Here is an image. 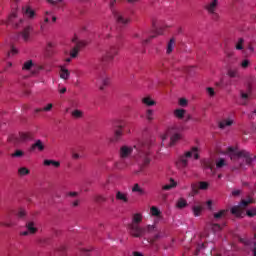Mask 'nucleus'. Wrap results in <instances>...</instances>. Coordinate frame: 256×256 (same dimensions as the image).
Instances as JSON below:
<instances>
[{
    "label": "nucleus",
    "mask_w": 256,
    "mask_h": 256,
    "mask_svg": "<svg viewBox=\"0 0 256 256\" xmlns=\"http://www.w3.org/2000/svg\"><path fill=\"white\" fill-rule=\"evenodd\" d=\"M71 77V72H69V69H66L65 67H61L60 69V78L64 79V81H67Z\"/></svg>",
    "instance_id": "nucleus-20"
},
{
    "label": "nucleus",
    "mask_w": 256,
    "mask_h": 256,
    "mask_svg": "<svg viewBox=\"0 0 256 256\" xmlns=\"http://www.w3.org/2000/svg\"><path fill=\"white\" fill-rule=\"evenodd\" d=\"M26 228L30 235H35V233H37V227H35V222L26 223Z\"/></svg>",
    "instance_id": "nucleus-24"
},
{
    "label": "nucleus",
    "mask_w": 256,
    "mask_h": 256,
    "mask_svg": "<svg viewBox=\"0 0 256 256\" xmlns=\"http://www.w3.org/2000/svg\"><path fill=\"white\" fill-rule=\"evenodd\" d=\"M173 49H175V38H171L167 44V48H166L167 55H171V53H173Z\"/></svg>",
    "instance_id": "nucleus-23"
},
{
    "label": "nucleus",
    "mask_w": 256,
    "mask_h": 256,
    "mask_svg": "<svg viewBox=\"0 0 256 256\" xmlns=\"http://www.w3.org/2000/svg\"><path fill=\"white\" fill-rule=\"evenodd\" d=\"M37 149H38V151H45V145L43 144V141L36 140V142L34 144H32L30 147L31 152H33Z\"/></svg>",
    "instance_id": "nucleus-18"
},
{
    "label": "nucleus",
    "mask_w": 256,
    "mask_h": 256,
    "mask_svg": "<svg viewBox=\"0 0 256 256\" xmlns=\"http://www.w3.org/2000/svg\"><path fill=\"white\" fill-rule=\"evenodd\" d=\"M248 217H255L256 215V210H248L247 211Z\"/></svg>",
    "instance_id": "nucleus-59"
},
{
    "label": "nucleus",
    "mask_w": 256,
    "mask_h": 256,
    "mask_svg": "<svg viewBox=\"0 0 256 256\" xmlns=\"http://www.w3.org/2000/svg\"><path fill=\"white\" fill-rule=\"evenodd\" d=\"M112 15L114 16V19L120 27H126V25H129L131 23V17L127 15L125 12H121L119 10H112Z\"/></svg>",
    "instance_id": "nucleus-10"
},
{
    "label": "nucleus",
    "mask_w": 256,
    "mask_h": 256,
    "mask_svg": "<svg viewBox=\"0 0 256 256\" xmlns=\"http://www.w3.org/2000/svg\"><path fill=\"white\" fill-rule=\"evenodd\" d=\"M128 165L129 164L127 163V161H125V159L120 158V161L116 162L115 167L119 170H123V169H126Z\"/></svg>",
    "instance_id": "nucleus-29"
},
{
    "label": "nucleus",
    "mask_w": 256,
    "mask_h": 256,
    "mask_svg": "<svg viewBox=\"0 0 256 256\" xmlns=\"http://www.w3.org/2000/svg\"><path fill=\"white\" fill-rule=\"evenodd\" d=\"M176 207H177L178 209H185V207H187V200H185V199H183V198H180V199L177 201Z\"/></svg>",
    "instance_id": "nucleus-37"
},
{
    "label": "nucleus",
    "mask_w": 256,
    "mask_h": 256,
    "mask_svg": "<svg viewBox=\"0 0 256 256\" xmlns=\"http://www.w3.org/2000/svg\"><path fill=\"white\" fill-rule=\"evenodd\" d=\"M235 120L233 119V116H230L228 118H224L222 121L219 122V128L220 129H225V127H231Z\"/></svg>",
    "instance_id": "nucleus-15"
},
{
    "label": "nucleus",
    "mask_w": 256,
    "mask_h": 256,
    "mask_svg": "<svg viewBox=\"0 0 256 256\" xmlns=\"http://www.w3.org/2000/svg\"><path fill=\"white\" fill-rule=\"evenodd\" d=\"M159 239H161V234L160 233L155 234L152 238H147L146 241H148L150 243V245H153Z\"/></svg>",
    "instance_id": "nucleus-41"
},
{
    "label": "nucleus",
    "mask_w": 256,
    "mask_h": 256,
    "mask_svg": "<svg viewBox=\"0 0 256 256\" xmlns=\"http://www.w3.org/2000/svg\"><path fill=\"white\" fill-rule=\"evenodd\" d=\"M5 25H12L14 29H21L25 27V19L19 18L17 11H13L6 21H2Z\"/></svg>",
    "instance_id": "nucleus-7"
},
{
    "label": "nucleus",
    "mask_w": 256,
    "mask_h": 256,
    "mask_svg": "<svg viewBox=\"0 0 256 256\" xmlns=\"http://www.w3.org/2000/svg\"><path fill=\"white\" fill-rule=\"evenodd\" d=\"M151 145L149 142H140L134 147L124 145L120 148V159H127L135 150L137 156L139 157V163L141 165V169H145L149 167L151 163V152H149Z\"/></svg>",
    "instance_id": "nucleus-1"
},
{
    "label": "nucleus",
    "mask_w": 256,
    "mask_h": 256,
    "mask_svg": "<svg viewBox=\"0 0 256 256\" xmlns=\"http://www.w3.org/2000/svg\"><path fill=\"white\" fill-rule=\"evenodd\" d=\"M229 213V210H220L219 212L214 213V219H225Z\"/></svg>",
    "instance_id": "nucleus-26"
},
{
    "label": "nucleus",
    "mask_w": 256,
    "mask_h": 256,
    "mask_svg": "<svg viewBox=\"0 0 256 256\" xmlns=\"http://www.w3.org/2000/svg\"><path fill=\"white\" fill-rule=\"evenodd\" d=\"M31 67H33V61L28 60L24 63L22 69H23V71H29V70H31Z\"/></svg>",
    "instance_id": "nucleus-42"
},
{
    "label": "nucleus",
    "mask_w": 256,
    "mask_h": 256,
    "mask_svg": "<svg viewBox=\"0 0 256 256\" xmlns=\"http://www.w3.org/2000/svg\"><path fill=\"white\" fill-rule=\"evenodd\" d=\"M141 101L146 107H153L154 105H157V102H155V100H152L149 96L142 98Z\"/></svg>",
    "instance_id": "nucleus-19"
},
{
    "label": "nucleus",
    "mask_w": 256,
    "mask_h": 256,
    "mask_svg": "<svg viewBox=\"0 0 256 256\" xmlns=\"http://www.w3.org/2000/svg\"><path fill=\"white\" fill-rule=\"evenodd\" d=\"M244 45H245V39L239 38L235 44L236 51H243V49L245 48Z\"/></svg>",
    "instance_id": "nucleus-31"
},
{
    "label": "nucleus",
    "mask_w": 256,
    "mask_h": 256,
    "mask_svg": "<svg viewBox=\"0 0 256 256\" xmlns=\"http://www.w3.org/2000/svg\"><path fill=\"white\" fill-rule=\"evenodd\" d=\"M116 201H120L121 203H129V197L127 193L122 191H116Z\"/></svg>",
    "instance_id": "nucleus-16"
},
{
    "label": "nucleus",
    "mask_w": 256,
    "mask_h": 256,
    "mask_svg": "<svg viewBox=\"0 0 256 256\" xmlns=\"http://www.w3.org/2000/svg\"><path fill=\"white\" fill-rule=\"evenodd\" d=\"M27 215V212H25L24 209L20 208L17 213V217L19 219H23Z\"/></svg>",
    "instance_id": "nucleus-50"
},
{
    "label": "nucleus",
    "mask_w": 256,
    "mask_h": 256,
    "mask_svg": "<svg viewBox=\"0 0 256 256\" xmlns=\"http://www.w3.org/2000/svg\"><path fill=\"white\" fill-rule=\"evenodd\" d=\"M123 136V126H118V129L114 132V141H119L121 137Z\"/></svg>",
    "instance_id": "nucleus-27"
},
{
    "label": "nucleus",
    "mask_w": 256,
    "mask_h": 256,
    "mask_svg": "<svg viewBox=\"0 0 256 256\" xmlns=\"http://www.w3.org/2000/svg\"><path fill=\"white\" fill-rule=\"evenodd\" d=\"M116 55H119V48L117 46H111L110 48L106 49L105 52L102 54L101 57V64L107 65L115 59Z\"/></svg>",
    "instance_id": "nucleus-8"
},
{
    "label": "nucleus",
    "mask_w": 256,
    "mask_h": 256,
    "mask_svg": "<svg viewBox=\"0 0 256 256\" xmlns=\"http://www.w3.org/2000/svg\"><path fill=\"white\" fill-rule=\"evenodd\" d=\"M31 33H33V26L31 25L25 26L23 31L20 32V36L22 37L23 41H25V43L30 41Z\"/></svg>",
    "instance_id": "nucleus-13"
},
{
    "label": "nucleus",
    "mask_w": 256,
    "mask_h": 256,
    "mask_svg": "<svg viewBox=\"0 0 256 256\" xmlns=\"http://www.w3.org/2000/svg\"><path fill=\"white\" fill-rule=\"evenodd\" d=\"M242 53L245 57H249V55H253L255 53V47H253V42H249L246 48H243Z\"/></svg>",
    "instance_id": "nucleus-17"
},
{
    "label": "nucleus",
    "mask_w": 256,
    "mask_h": 256,
    "mask_svg": "<svg viewBox=\"0 0 256 256\" xmlns=\"http://www.w3.org/2000/svg\"><path fill=\"white\" fill-rule=\"evenodd\" d=\"M206 91L210 97H215V89H213L212 87H208L206 88Z\"/></svg>",
    "instance_id": "nucleus-54"
},
{
    "label": "nucleus",
    "mask_w": 256,
    "mask_h": 256,
    "mask_svg": "<svg viewBox=\"0 0 256 256\" xmlns=\"http://www.w3.org/2000/svg\"><path fill=\"white\" fill-rule=\"evenodd\" d=\"M90 252L91 250L89 249H82V255H89Z\"/></svg>",
    "instance_id": "nucleus-64"
},
{
    "label": "nucleus",
    "mask_w": 256,
    "mask_h": 256,
    "mask_svg": "<svg viewBox=\"0 0 256 256\" xmlns=\"http://www.w3.org/2000/svg\"><path fill=\"white\" fill-rule=\"evenodd\" d=\"M51 109H53V104L52 103H50V104H48L46 107H44V108H37L36 110H35V113H41V111H50Z\"/></svg>",
    "instance_id": "nucleus-44"
},
{
    "label": "nucleus",
    "mask_w": 256,
    "mask_h": 256,
    "mask_svg": "<svg viewBox=\"0 0 256 256\" xmlns=\"http://www.w3.org/2000/svg\"><path fill=\"white\" fill-rule=\"evenodd\" d=\"M71 115H72L73 119H81V118H83V111L76 109L71 112Z\"/></svg>",
    "instance_id": "nucleus-34"
},
{
    "label": "nucleus",
    "mask_w": 256,
    "mask_h": 256,
    "mask_svg": "<svg viewBox=\"0 0 256 256\" xmlns=\"http://www.w3.org/2000/svg\"><path fill=\"white\" fill-rule=\"evenodd\" d=\"M143 221V214L135 213L132 216V221L128 224V231L132 237L136 239H141V237L146 236L147 234L157 232V227L155 225H147L145 227H141L139 225Z\"/></svg>",
    "instance_id": "nucleus-2"
},
{
    "label": "nucleus",
    "mask_w": 256,
    "mask_h": 256,
    "mask_svg": "<svg viewBox=\"0 0 256 256\" xmlns=\"http://www.w3.org/2000/svg\"><path fill=\"white\" fill-rule=\"evenodd\" d=\"M191 157H194V159L197 161L199 159V148L194 146L189 151L185 152L183 155H181L178 158V161L176 162V165L178 169H185L189 165V159Z\"/></svg>",
    "instance_id": "nucleus-4"
},
{
    "label": "nucleus",
    "mask_w": 256,
    "mask_h": 256,
    "mask_svg": "<svg viewBox=\"0 0 256 256\" xmlns=\"http://www.w3.org/2000/svg\"><path fill=\"white\" fill-rule=\"evenodd\" d=\"M48 3H51V5H58L60 9L67 5L66 0H48Z\"/></svg>",
    "instance_id": "nucleus-28"
},
{
    "label": "nucleus",
    "mask_w": 256,
    "mask_h": 256,
    "mask_svg": "<svg viewBox=\"0 0 256 256\" xmlns=\"http://www.w3.org/2000/svg\"><path fill=\"white\" fill-rule=\"evenodd\" d=\"M95 201H96L97 203H105V201H107V198H105V196L99 195V196H96V197H95Z\"/></svg>",
    "instance_id": "nucleus-53"
},
{
    "label": "nucleus",
    "mask_w": 256,
    "mask_h": 256,
    "mask_svg": "<svg viewBox=\"0 0 256 256\" xmlns=\"http://www.w3.org/2000/svg\"><path fill=\"white\" fill-rule=\"evenodd\" d=\"M204 167L205 169H210L211 171H213V160H204Z\"/></svg>",
    "instance_id": "nucleus-43"
},
{
    "label": "nucleus",
    "mask_w": 256,
    "mask_h": 256,
    "mask_svg": "<svg viewBox=\"0 0 256 256\" xmlns=\"http://www.w3.org/2000/svg\"><path fill=\"white\" fill-rule=\"evenodd\" d=\"M35 139V135L32 132H20L19 136L15 134H11L8 136V141L10 143H14L17 145V143H25L26 141H33Z\"/></svg>",
    "instance_id": "nucleus-6"
},
{
    "label": "nucleus",
    "mask_w": 256,
    "mask_h": 256,
    "mask_svg": "<svg viewBox=\"0 0 256 256\" xmlns=\"http://www.w3.org/2000/svg\"><path fill=\"white\" fill-rule=\"evenodd\" d=\"M227 151L230 155L231 161L234 163L233 171L243 169L246 165L253 163V155L247 150H239L237 148L228 147Z\"/></svg>",
    "instance_id": "nucleus-3"
},
{
    "label": "nucleus",
    "mask_w": 256,
    "mask_h": 256,
    "mask_svg": "<svg viewBox=\"0 0 256 256\" xmlns=\"http://www.w3.org/2000/svg\"><path fill=\"white\" fill-rule=\"evenodd\" d=\"M170 181H171L170 184H166L162 186L163 191H171V189H173L174 187H177V182H175L173 178H171Z\"/></svg>",
    "instance_id": "nucleus-32"
},
{
    "label": "nucleus",
    "mask_w": 256,
    "mask_h": 256,
    "mask_svg": "<svg viewBox=\"0 0 256 256\" xmlns=\"http://www.w3.org/2000/svg\"><path fill=\"white\" fill-rule=\"evenodd\" d=\"M174 115L177 119H183L185 117V109H176Z\"/></svg>",
    "instance_id": "nucleus-36"
},
{
    "label": "nucleus",
    "mask_w": 256,
    "mask_h": 256,
    "mask_svg": "<svg viewBox=\"0 0 256 256\" xmlns=\"http://www.w3.org/2000/svg\"><path fill=\"white\" fill-rule=\"evenodd\" d=\"M211 229L213 233H217V231H221V225L217 223L211 224Z\"/></svg>",
    "instance_id": "nucleus-49"
},
{
    "label": "nucleus",
    "mask_w": 256,
    "mask_h": 256,
    "mask_svg": "<svg viewBox=\"0 0 256 256\" xmlns=\"http://www.w3.org/2000/svg\"><path fill=\"white\" fill-rule=\"evenodd\" d=\"M194 217H200L201 213L203 212V206L194 205L192 207Z\"/></svg>",
    "instance_id": "nucleus-30"
},
{
    "label": "nucleus",
    "mask_w": 256,
    "mask_h": 256,
    "mask_svg": "<svg viewBox=\"0 0 256 256\" xmlns=\"http://www.w3.org/2000/svg\"><path fill=\"white\" fill-rule=\"evenodd\" d=\"M249 65H251V61H249V59H244L240 63V66L242 67V69H247V67H249Z\"/></svg>",
    "instance_id": "nucleus-48"
},
{
    "label": "nucleus",
    "mask_w": 256,
    "mask_h": 256,
    "mask_svg": "<svg viewBox=\"0 0 256 256\" xmlns=\"http://www.w3.org/2000/svg\"><path fill=\"white\" fill-rule=\"evenodd\" d=\"M29 173H31V171L27 167H21L18 169V175H20V177H25V175H29Z\"/></svg>",
    "instance_id": "nucleus-35"
},
{
    "label": "nucleus",
    "mask_w": 256,
    "mask_h": 256,
    "mask_svg": "<svg viewBox=\"0 0 256 256\" xmlns=\"http://www.w3.org/2000/svg\"><path fill=\"white\" fill-rule=\"evenodd\" d=\"M198 185L199 189H201L202 191L209 189V182L201 181L198 183Z\"/></svg>",
    "instance_id": "nucleus-45"
},
{
    "label": "nucleus",
    "mask_w": 256,
    "mask_h": 256,
    "mask_svg": "<svg viewBox=\"0 0 256 256\" xmlns=\"http://www.w3.org/2000/svg\"><path fill=\"white\" fill-rule=\"evenodd\" d=\"M219 7V0H212L208 2L204 9L207 11L208 15L211 17L213 21H219V13H217V9Z\"/></svg>",
    "instance_id": "nucleus-9"
},
{
    "label": "nucleus",
    "mask_w": 256,
    "mask_h": 256,
    "mask_svg": "<svg viewBox=\"0 0 256 256\" xmlns=\"http://www.w3.org/2000/svg\"><path fill=\"white\" fill-rule=\"evenodd\" d=\"M23 155H25V152H23V150H16L13 154L12 157H23Z\"/></svg>",
    "instance_id": "nucleus-51"
},
{
    "label": "nucleus",
    "mask_w": 256,
    "mask_h": 256,
    "mask_svg": "<svg viewBox=\"0 0 256 256\" xmlns=\"http://www.w3.org/2000/svg\"><path fill=\"white\" fill-rule=\"evenodd\" d=\"M227 165V161H225V159L220 158L216 161V168L217 169H223V167H226Z\"/></svg>",
    "instance_id": "nucleus-39"
},
{
    "label": "nucleus",
    "mask_w": 256,
    "mask_h": 256,
    "mask_svg": "<svg viewBox=\"0 0 256 256\" xmlns=\"http://www.w3.org/2000/svg\"><path fill=\"white\" fill-rule=\"evenodd\" d=\"M179 105H180L181 107H187V99L181 98V99L179 100Z\"/></svg>",
    "instance_id": "nucleus-56"
},
{
    "label": "nucleus",
    "mask_w": 256,
    "mask_h": 256,
    "mask_svg": "<svg viewBox=\"0 0 256 256\" xmlns=\"http://www.w3.org/2000/svg\"><path fill=\"white\" fill-rule=\"evenodd\" d=\"M47 29V23L41 21L40 22V31H45Z\"/></svg>",
    "instance_id": "nucleus-58"
},
{
    "label": "nucleus",
    "mask_w": 256,
    "mask_h": 256,
    "mask_svg": "<svg viewBox=\"0 0 256 256\" xmlns=\"http://www.w3.org/2000/svg\"><path fill=\"white\" fill-rule=\"evenodd\" d=\"M199 184H192L191 185V190H192V193H194V195H197V193H199Z\"/></svg>",
    "instance_id": "nucleus-52"
},
{
    "label": "nucleus",
    "mask_w": 256,
    "mask_h": 256,
    "mask_svg": "<svg viewBox=\"0 0 256 256\" xmlns=\"http://www.w3.org/2000/svg\"><path fill=\"white\" fill-rule=\"evenodd\" d=\"M232 215H236V217H241L243 211L241 210V206H234L231 208Z\"/></svg>",
    "instance_id": "nucleus-33"
},
{
    "label": "nucleus",
    "mask_w": 256,
    "mask_h": 256,
    "mask_svg": "<svg viewBox=\"0 0 256 256\" xmlns=\"http://www.w3.org/2000/svg\"><path fill=\"white\" fill-rule=\"evenodd\" d=\"M52 165H53L54 167H61V162L52 160Z\"/></svg>",
    "instance_id": "nucleus-61"
},
{
    "label": "nucleus",
    "mask_w": 256,
    "mask_h": 256,
    "mask_svg": "<svg viewBox=\"0 0 256 256\" xmlns=\"http://www.w3.org/2000/svg\"><path fill=\"white\" fill-rule=\"evenodd\" d=\"M249 103V94L243 91L240 92V105H247Z\"/></svg>",
    "instance_id": "nucleus-22"
},
{
    "label": "nucleus",
    "mask_w": 256,
    "mask_h": 256,
    "mask_svg": "<svg viewBox=\"0 0 256 256\" xmlns=\"http://www.w3.org/2000/svg\"><path fill=\"white\" fill-rule=\"evenodd\" d=\"M117 3L116 0H111L110 1V9H111V12L113 13V11H117V9H115V4Z\"/></svg>",
    "instance_id": "nucleus-55"
},
{
    "label": "nucleus",
    "mask_w": 256,
    "mask_h": 256,
    "mask_svg": "<svg viewBox=\"0 0 256 256\" xmlns=\"http://www.w3.org/2000/svg\"><path fill=\"white\" fill-rule=\"evenodd\" d=\"M153 115H155V112L152 109H147L146 110V119L147 121H153L155 118L153 117Z\"/></svg>",
    "instance_id": "nucleus-40"
},
{
    "label": "nucleus",
    "mask_w": 256,
    "mask_h": 256,
    "mask_svg": "<svg viewBox=\"0 0 256 256\" xmlns=\"http://www.w3.org/2000/svg\"><path fill=\"white\" fill-rule=\"evenodd\" d=\"M19 53V50L15 48L14 45H11L10 52L7 53V57H11V55H17Z\"/></svg>",
    "instance_id": "nucleus-46"
},
{
    "label": "nucleus",
    "mask_w": 256,
    "mask_h": 256,
    "mask_svg": "<svg viewBox=\"0 0 256 256\" xmlns=\"http://www.w3.org/2000/svg\"><path fill=\"white\" fill-rule=\"evenodd\" d=\"M53 164V160H44V165H46L47 167H49V165Z\"/></svg>",
    "instance_id": "nucleus-62"
},
{
    "label": "nucleus",
    "mask_w": 256,
    "mask_h": 256,
    "mask_svg": "<svg viewBox=\"0 0 256 256\" xmlns=\"http://www.w3.org/2000/svg\"><path fill=\"white\" fill-rule=\"evenodd\" d=\"M132 255H133V256H145V255H143V253H141V252H139V251H134V252H132Z\"/></svg>",
    "instance_id": "nucleus-63"
},
{
    "label": "nucleus",
    "mask_w": 256,
    "mask_h": 256,
    "mask_svg": "<svg viewBox=\"0 0 256 256\" xmlns=\"http://www.w3.org/2000/svg\"><path fill=\"white\" fill-rule=\"evenodd\" d=\"M72 42L75 43V46L70 51V57L71 59H77L79 52L85 47L86 43L78 38H73Z\"/></svg>",
    "instance_id": "nucleus-11"
},
{
    "label": "nucleus",
    "mask_w": 256,
    "mask_h": 256,
    "mask_svg": "<svg viewBox=\"0 0 256 256\" xmlns=\"http://www.w3.org/2000/svg\"><path fill=\"white\" fill-rule=\"evenodd\" d=\"M150 211H151V215L153 217H161V210H159V208L155 207V206H152L150 208Z\"/></svg>",
    "instance_id": "nucleus-38"
},
{
    "label": "nucleus",
    "mask_w": 256,
    "mask_h": 256,
    "mask_svg": "<svg viewBox=\"0 0 256 256\" xmlns=\"http://www.w3.org/2000/svg\"><path fill=\"white\" fill-rule=\"evenodd\" d=\"M182 131H183V128L179 127L178 125H174L167 130L164 136H162V141H165L167 137H170L169 146L173 147V145H175L177 141H180Z\"/></svg>",
    "instance_id": "nucleus-5"
},
{
    "label": "nucleus",
    "mask_w": 256,
    "mask_h": 256,
    "mask_svg": "<svg viewBox=\"0 0 256 256\" xmlns=\"http://www.w3.org/2000/svg\"><path fill=\"white\" fill-rule=\"evenodd\" d=\"M251 200H242L241 201V207H247L248 205H250Z\"/></svg>",
    "instance_id": "nucleus-57"
},
{
    "label": "nucleus",
    "mask_w": 256,
    "mask_h": 256,
    "mask_svg": "<svg viewBox=\"0 0 256 256\" xmlns=\"http://www.w3.org/2000/svg\"><path fill=\"white\" fill-rule=\"evenodd\" d=\"M132 193H138L139 195H147L145 189L141 188V186L138 183L134 184V186L132 187Z\"/></svg>",
    "instance_id": "nucleus-21"
},
{
    "label": "nucleus",
    "mask_w": 256,
    "mask_h": 256,
    "mask_svg": "<svg viewBox=\"0 0 256 256\" xmlns=\"http://www.w3.org/2000/svg\"><path fill=\"white\" fill-rule=\"evenodd\" d=\"M96 79L98 83H100L99 85L100 91H105V87H108L109 85V78L107 77V75L105 73L98 74Z\"/></svg>",
    "instance_id": "nucleus-12"
},
{
    "label": "nucleus",
    "mask_w": 256,
    "mask_h": 256,
    "mask_svg": "<svg viewBox=\"0 0 256 256\" xmlns=\"http://www.w3.org/2000/svg\"><path fill=\"white\" fill-rule=\"evenodd\" d=\"M232 195L233 197H239V195H241V190H233Z\"/></svg>",
    "instance_id": "nucleus-60"
},
{
    "label": "nucleus",
    "mask_w": 256,
    "mask_h": 256,
    "mask_svg": "<svg viewBox=\"0 0 256 256\" xmlns=\"http://www.w3.org/2000/svg\"><path fill=\"white\" fill-rule=\"evenodd\" d=\"M157 35H163V29L156 30V35H151L149 38L142 40V45H147V43H150L151 39H155Z\"/></svg>",
    "instance_id": "nucleus-25"
},
{
    "label": "nucleus",
    "mask_w": 256,
    "mask_h": 256,
    "mask_svg": "<svg viewBox=\"0 0 256 256\" xmlns=\"http://www.w3.org/2000/svg\"><path fill=\"white\" fill-rule=\"evenodd\" d=\"M228 76L235 79V77H239V72L237 70L230 69L228 70Z\"/></svg>",
    "instance_id": "nucleus-47"
},
{
    "label": "nucleus",
    "mask_w": 256,
    "mask_h": 256,
    "mask_svg": "<svg viewBox=\"0 0 256 256\" xmlns=\"http://www.w3.org/2000/svg\"><path fill=\"white\" fill-rule=\"evenodd\" d=\"M22 13L23 15H25V17H27L30 20H33L35 19V17H37V13L30 6H24L22 8Z\"/></svg>",
    "instance_id": "nucleus-14"
}]
</instances>
